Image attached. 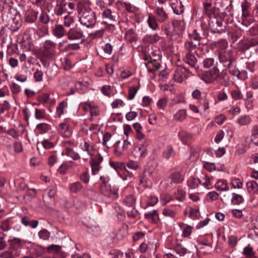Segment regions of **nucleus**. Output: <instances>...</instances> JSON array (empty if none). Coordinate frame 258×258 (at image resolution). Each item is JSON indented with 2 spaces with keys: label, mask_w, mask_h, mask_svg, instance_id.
Instances as JSON below:
<instances>
[{
  "label": "nucleus",
  "mask_w": 258,
  "mask_h": 258,
  "mask_svg": "<svg viewBox=\"0 0 258 258\" xmlns=\"http://www.w3.org/2000/svg\"><path fill=\"white\" fill-rule=\"evenodd\" d=\"M79 20L81 25L87 28H93L96 24L95 12L87 6L78 8Z\"/></svg>",
  "instance_id": "obj_1"
},
{
  "label": "nucleus",
  "mask_w": 258,
  "mask_h": 258,
  "mask_svg": "<svg viewBox=\"0 0 258 258\" xmlns=\"http://www.w3.org/2000/svg\"><path fill=\"white\" fill-rule=\"evenodd\" d=\"M162 29L164 31L167 38L171 40H177L181 37L184 30V23L174 20L171 23L164 25Z\"/></svg>",
  "instance_id": "obj_2"
},
{
  "label": "nucleus",
  "mask_w": 258,
  "mask_h": 258,
  "mask_svg": "<svg viewBox=\"0 0 258 258\" xmlns=\"http://www.w3.org/2000/svg\"><path fill=\"white\" fill-rule=\"evenodd\" d=\"M215 5L227 23L233 21V14L232 12V7L230 6L229 0H216Z\"/></svg>",
  "instance_id": "obj_3"
},
{
  "label": "nucleus",
  "mask_w": 258,
  "mask_h": 258,
  "mask_svg": "<svg viewBox=\"0 0 258 258\" xmlns=\"http://www.w3.org/2000/svg\"><path fill=\"white\" fill-rule=\"evenodd\" d=\"M4 20L8 22V24L13 27V30L18 29L22 22L19 13L14 9L10 10L9 13L4 16Z\"/></svg>",
  "instance_id": "obj_4"
},
{
  "label": "nucleus",
  "mask_w": 258,
  "mask_h": 258,
  "mask_svg": "<svg viewBox=\"0 0 258 258\" xmlns=\"http://www.w3.org/2000/svg\"><path fill=\"white\" fill-rule=\"evenodd\" d=\"M56 44L51 40L44 41L42 47L41 54L47 59H53L56 52Z\"/></svg>",
  "instance_id": "obj_5"
},
{
  "label": "nucleus",
  "mask_w": 258,
  "mask_h": 258,
  "mask_svg": "<svg viewBox=\"0 0 258 258\" xmlns=\"http://www.w3.org/2000/svg\"><path fill=\"white\" fill-rule=\"evenodd\" d=\"M21 7L24 14L25 22L28 23H34L37 19L38 12L33 10L29 5H24Z\"/></svg>",
  "instance_id": "obj_6"
},
{
  "label": "nucleus",
  "mask_w": 258,
  "mask_h": 258,
  "mask_svg": "<svg viewBox=\"0 0 258 258\" xmlns=\"http://www.w3.org/2000/svg\"><path fill=\"white\" fill-rule=\"evenodd\" d=\"M220 74L218 68L214 67L212 69L204 72L201 75V79L206 83H212L218 79Z\"/></svg>",
  "instance_id": "obj_7"
},
{
  "label": "nucleus",
  "mask_w": 258,
  "mask_h": 258,
  "mask_svg": "<svg viewBox=\"0 0 258 258\" xmlns=\"http://www.w3.org/2000/svg\"><path fill=\"white\" fill-rule=\"evenodd\" d=\"M209 26L211 31L213 33H222L225 32V26L220 18H214L210 19Z\"/></svg>",
  "instance_id": "obj_8"
},
{
  "label": "nucleus",
  "mask_w": 258,
  "mask_h": 258,
  "mask_svg": "<svg viewBox=\"0 0 258 258\" xmlns=\"http://www.w3.org/2000/svg\"><path fill=\"white\" fill-rule=\"evenodd\" d=\"M219 58L224 67L236 60L235 52L229 50L221 51L219 54Z\"/></svg>",
  "instance_id": "obj_9"
},
{
  "label": "nucleus",
  "mask_w": 258,
  "mask_h": 258,
  "mask_svg": "<svg viewBox=\"0 0 258 258\" xmlns=\"http://www.w3.org/2000/svg\"><path fill=\"white\" fill-rule=\"evenodd\" d=\"M68 39L71 41H79L84 37L83 32L78 26H75L69 29L67 31V35Z\"/></svg>",
  "instance_id": "obj_10"
},
{
  "label": "nucleus",
  "mask_w": 258,
  "mask_h": 258,
  "mask_svg": "<svg viewBox=\"0 0 258 258\" xmlns=\"http://www.w3.org/2000/svg\"><path fill=\"white\" fill-rule=\"evenodd\" d=\"M190 74L189 71L185 67H178L175 71L173 78L175 81L181 83L184 80L189 77Z\"/></svg>",
  "instance_id": "obj_11"
},
{
  "label": "nucleus",
  "mask_w": 258,
  "mask_h": 258,
  "mask_svg": "<svg viewBox=\"0 0 258 258\" xmlns=\"http://www.w3.org/2000/svg\"><path fill=\"white\" fill-rule=\"evenodd\" d=\"M99 191L101 194L109 199V201L114 200L118 196L117 190L111 189L110 184L100 185Z\"/></svg>",
  "instance_id": "obj_12"
},
{
  "label": "nucleus",
  "mask_w": 258,
  "mask_h": 258,
  "mask_svg": "<svg viewBox=\"0 0 258 258\" xmlns=\"http://www.w3.org/2000/svg\"><path fill=\"white\" fill-rule=\"evenodd\" d=\"M103 161V158L100 154H98L90 160V165L91 167L92 174H97L101 168L100 164Z\"/></svg>",
  "instance_id": "obj_13"
},
{
  "label": "nucleus",
  "mask_w": 258,
  "mask_h": 258,
  "mask_svg": "<svg viewBox=\"0 0 258 258\" xmlns=\"http://www.w3.org/2000/svg\"><path fill=\"white\" fill-rule=\"evenodd\" d=\"M258 45V36L251 37L247 40H241L239 43V48L242 51H245L250 47Z\"/></svg>",
  "instance_id": "obj_14"
},
{
  "label": "nucleus",
  "mask_w": 258,
  "mask_h": 258,
  "mask_svg": "<svg viewBox=\"0 0 258 258\" xmlns=\"http://www.w3.org/2000/svg\"><path fill=\"white\" fill-rule=\"evenodd\" d=\"M67 31L65 29L64 26L61 24H55L52 27V34L57 38H61L65 35H67Z\"/></svg>",
  "instance_id": "obj_15"
},
{
  "label": "nucleus",
  "mask_w": 258,
  "mask_h": 258,
  "mask_svg": "<svg viewBox=\"0 0 258 258\" xmlns=\"http://www.w3.org/2000/svg\"><path fill=\"white\" fill-rule=\"evenodd\" d=\"M133 154L136 158H144L146 157L148 154L146 147L142 144L136 147L133 151Z\"/></svg>",
  "instance_id": "obj_16"
},
{
  "label": "nucleus",
  "mask_w": 258,
  "mask_h": 258,
  "mask_svg": "<svg viewBox=\"0 0 258 258\" xmlns=\"http://www.w3.org/2000/svg\"><path fill=\"white\" fill-rule=\"evenodd\" d=\"M102 17L109 21H115L117 17V14L110 9L104 8L102 10Z\"/></svg>",
  "instance_id": "obj_17"
},
{
  "label": "nucleus",
  "mask_w": 258,
  "mask_h": 258,
  "mask_svg": "<svg viewBox=\"0 0 258 258\" xmlns=\"http://www.w3.org/2000/svg\"><path fill=\"white\" fill-rule=\"evenodd\" d=\"M38 100L43 104H54L56 102L53 94L49 93H44L39 96Z\"/></svg>",
  "instance_id": "obj_18"
},
{
  "label": "nucleus",
  "mask_w": 258,
  "mask_h": 258,
  "mask_svg": "<svg viewBox=\"0 0 258 258\" xmlns=\"http://www.w3.org/2000/svg\"><path fill=\"white\" fill-rule=\"evenodd\" d=\"M155 13V17L159 22L164 23L168 19V15L162 7H157Z\"/></svg>",
  "instance_id": "obj_19"
},
{
  "label": "nucleus",
  "mask_w": 258,
  "mask_h": 258,
  "mask_svg": "<svg viewBox=\"0 0 258 258\" xmlns=\"http://www.w3.org/2000/svg\"><path fill=\"white\" fill-rule=\"evenodd\" d=\"M200 46L199 42H193L191 40L186 41L184 43V48L188 53H197Z\"/></svg>",
  "instance_id": "obj_20"
},
{
  "label": "nucleus",
  "mask_w": 258,
  "mask_h": 258,
  "mask_svg": "<svg viewBox=\"0 0 258 258\" xmlns=\"http://www.w3.org/2000/svg\"><path fill=\"white\" fill-rule=\"evenodd\" d=\"M8 242L10 243V246L12 250H17L18 249L21 248L26 243V240L19 238L9 239Z\"/></svg>",
  "instance_id": "obj_21"
},
{
  "label": "nucleus",
  "mask_w": 258,
  "mask_h": 258,
  "mask_svg": "<svg viewBox=\"0 0 258 258\" xmlns=\"http://www.w3.org/2000/svg\"><path fill=\"white\" fill-rule=\"evenodd\" d=\"M216 8L212 7V3H203V13L210 19L215 17Z\"/></svg>",
  "instance_id": "obj_22"
},
{
  "label": "nucleus",
  "mask_w": 258,
  "mask_h": 258,
  "mask_svg": "<svg viewBox=\"0 0 258 258\" xmlns=\"http://www.w3.org/2000/svg\"><path fill=\"white\" fill-rule=\"evenodd\" d=\"M178 136L180 141L184 145H187L193 138L192 134L184 130L179 131Z\"/></svg>",
  "instance_id": "obj_23"
},
{
  "label": "nucleus",
  "mask_w": 258,
  "mask_h": 258,
  "mask_svg": "<svg viewBox=\"0 0 258 258\" xmlns=\"http://www.w3.org/2000/svg\"><path fill=\"white\" fill-rule=\"evenodd\" d=\"M157 20L155 16L152 14H149L148 16L147 22L149 27L153 30L156 31L159 30V26L157 23Z\"/></svg>",
  "instance_id": "obj_24"
},
{
  "label": "nucleus",
  "mask_w": 258,
  "mask_h": 258,
  "mask_svg": "<svg viewBox=\"0 0 258 258\" xmlns=\"http://www.w3.org/2000/svg\"><path fill=\"white\" fill-rule=\"evenodd\" d=\"M247 192L251 195H258V184L254 181H250L246 183Z\"/></svg>",
  "instance_id": "obj_25"
},
{
  "label": "nucleus",
  "mask_w": 258,
  "mask_h": 258,
  "mask_svg": "<svg viewBox=\"0 0 258 258\" xmlns=\"http://www.w3.org/2000/svg\"><path fill=\"white\" fill-rule=\"evenodd\" d=\"M174 250L178 254L179 256H183L185 254L187 255H192V253L187 250L186 248L183 246L181 244H177L174 248Z\"/></svg>",
  "instance_id": "obj_26"
},
{
  "label": "nucleus",
  "mask_w": 258,
  "mask_h": 258,
  "mask_svg": "<svg viewBox=\"0 0 258 258\" xmlns=\"http://www.w3.org/2000/svg\"><path fill=\"white\" fill-rule=\"evenodd\" d=\"M175 156V152L171 145H168L162 153V157L166 159L169 160L170 158H173Z\"/></svg>",
  "instance_id": "obj_27"
},
{
  "label": "nucleus",
  "mask_w": 258,
  "mask_h": 258,
  "mask_svg": "<svg viewBox=\"0 0 258 258\" xmlns=\"http://www.w3.org/2000/svg\"><path fill=\"white\" fill-rule=\"evenodd\" d=\"M21 223L25 226L30 227L32 228H35L39 224L37 220H31L28 217H24L21 219Z\"/></svg>",
  "instance_id": "obj_28"
},
{
  "label": "nucleus",
  "mask_w": 258,
  "mask_h": 258,
  "mask_svg": "<svg viewBox=\"0 0 258 258\" xmlns=\"http://www.w3.org/2000/svg\"><path fill=\"white\" fill-rule=\"evenodd\" d=\"M80 148L82 151L86 152L88 155L90 156H93L94 154L95 149L87 142L85 141L83 143H81Z\"/></svg>",
  "instance_id": "obj_29"
},
{
  "label": "nucleus",
  "mask_w": 258,
  "mask_h": 258,
  "mask_svg": "<svg viewBox=\"0 0 258 258\" xmlns=\"http://www.w3.org/2000/svg\"><path fill=\"white\" fill-rule=\"evenodd\" d=\"M195 53H188L186 54L184 59L186 63L188 64L192 68L196 69L197 59L194 55Z\"/></svg>",
  "instance_id": "obj_30"
},
{
  "label": "nucleus",
  "mask_w": 258,
  "mask_h": 258,
  "mask_svg": "<svg viewBox=\"0 0 258 258\" xmlns=\"http://www.w3.org/2000/svg\"><path fill=\"white\" fill-rule=\"evenodd\" d=\"M209 102L210 98L206 94L203 95L202 98H201L199 101H197V103L205 111L209 108Z\"/></svg>",
  "instance_id": "obj_31"
},
{
  "label": "nucleus",
  "mask_w": 258,
  "mask_h": 258,
  "mask_svg": "<svg viewBox=\"0 0 258 258\" xmlns=\"http://www.w3.org/2000/svg\"><path fill=\"white\" fill-rule=\"evenodd\" d=\"M58 130L63 137H69L71 135V132L69 129V125L66 123H60L58 126Z\"/></svg>",
  "instance_id": "obj_32"
},
{
  "label": "nucleus",
  "mask_w": 258,
  "mask_h": 258,
  "mask_svg": "<svg viewBox=\"0 0 258 258\" xmlns=\"http://www.w3.org/2000/svg\"><path fill=\"white\" fill-rule=\"evenodd\" d=\"M252 121L251 117L248 115H241L240 116L237 120L236 123H237L240 126L248 125Z\"/></svg>",
  "instance_id": "obj_33"
},
{
  "label": "nucleus",
  "mask_w": 258,
  "mask_h": 258,
  "mask_svg": "<svg viewBox=\"0 0 258 258\" xmlns=\"http://www.w3.org/2000/svg\"><path fill=\"white\" fill-rule=\"evenodd\" d=\"M68 107V103L66 101L60 102L57 107L55 112V115L59 117L62 114H64V109Z\"/></svg>",
  "instance_id": "obj_34"
},
{
  "label": "nucleus",
  "mask_w": 258,
  "mask_h": 258,
  "mask_svg": "<svg viewBox=\"0 0 258 258\" xmlns=\"http://www.w3.org/2000/svg\"><path fill=\"white\" fill-rule=\"evenodd\" d=\"M171 182L176 184L182 182L184 180L183 176L179 172H175L173 173L170 177Z\"/></svg>",
  "instance_id": "obj_35"
},
{
  "label": "nucleus",
  "mask_w": 258,
  "mask_h": 258,
  "mask_svg": "<svg viewBox=\"0 0 258 258\" xmlns=\"http://www.w3.org/2000/svg\"><path fill=\"white\" fill-rule=\"evenodd\" d=\"M205 36V33L201 34L197 29H195L191 33L189 34V37L190 38L195 41H196L197 42H199V41Z\"/></svg>",
  "instance_id": "obj_36"
},
{
  "label": "nucleus",
  "mask_w": 258,
  "mask_h": 258,
  "mask_svg": "<svg viewBox=\"0 0 258 258\" xmlns=\"http://www.w3.org/2000/svg\"><path fill=\"white\" fill-rule=\"evenodd\" d=\"M123 202L126 206L134 207L136 202V198L135 196L129 195L123 199Z\"/></svg>",
  "instance_id": "obj_37"
},
{
  "label": "nucleus",
  "mask_w": 258,
  "mask_h": 258,
  "mask_svg": "<svg viewBox=\"0 0 258 258\" xmlns=\"http://www.w3.org/2000/svg\"><path fill=\"white\" fill-rule=\"evenodd\" d=\"M20 254V252L18 250H9L6 251L2 253V258H17Z\"/></svg>",
  "instance_id": "obj_38"
},
{
  "label": "nucleus",
  "mask_w": 258,
  "mask_h": 258,
  "mask_svg": "<svg viewBox=\"0 0 258 258\" xmlns=\"http://www.w3.org/2000/svg\"><path fill=\"white\" fill-rule=\"evenodd\" d=\"M172 9L173 12L177 15L180 14L183 12V6L180 0L177 1L176 4H172Z\"/></svg>",
  "instance_id": "obj_39"
},
{
  "label": "nucleus",
  "mask_w": 258,
  "mask_h": 258,
  "mask_svg": "<svg viewBox=\"0 0 258 258\" xmlns=\"http://www.w3.org/2000/svg\"><path fill=\"white\" fill-rule=\"evenodd\" d=\"M215 186L219 191H227L229 190V186L224 180H220L217 181Z\"/></svg>",
  "instance_id": "obj_40"
},
{
  "label": "nucleus",
  "mask_w": 258,
  "mask_h": 258,
  "mask_svg": "<svg viewBox=\"0 0 258 258\" xmlns=\"http://www.w3.org/2000/svg\"><path fill=\"white\" fill-rule=\"evenodd\" d=\"M202 181H200L199 178L190 177L187 180V185L189 188L195 189L198 187L199 184Z\"/></svg>",
  "instance_id": "obj_41"
},
{
  "label": "nucleus",
  "mask_w": 258,
  "mask_h": 258,
  "mask_svg": "<svg viewBox=\"0 0 258 258\" xmlns=\"http://www.w3.org/2000/svg\"><path fill=\"white\" fill-rule=\"evenodd\" d=\"M225 67H227L228 70L229 74L233 76H236L237 74H238V72L239 71L237 68H236V62L234 61V62H232L231 63H229V64H227Z\"/></svg>",
  "instance_id": "obj_42"
},
{
  "label": "nucleus",
  "mask_w": 258,
  "mask_h": 258,
  "mask_svg": "<svg viewBox=\"0 0 258 258\" xmlns=\"http://www.w3.org/2000/svg\"><path fill=\"white\" fill-rule=\"evenodd\" d=\"M36 129L39 134H42L47 133L50 129V126L45 123H40L36 125Z\"/></svg>",
  "instance_id": "obj_43"
},
{
  "label": "nucleus",
  "mask_w": 258,
  "mask_h": 258,
  "mask_svg": "<svg viewBox=\"0 0 258 258\" xmlns=\"http://www.w3.org/2000/svg\"><path fill=\"white\" fill-rule=\"evenodd\" d=\"M116 4L120 5L122 7H123L128 12H133L136 10V7L131 5L130 3L118 1L116 2Z\"/></svg>",
  "instance_id": "obj_44"
},
{
  "label": "nucleus",
  "mask_w": 258,
  "mask_h": 258,
  "mask_svg": "<svg viewBox=\"0 0 258 258\" xmlns=\"http://www.w3.org/2000/svg\"><path fill=\"white\" fill-rule=\"evenodd\" d=\"M88 230L89 233L95 236H97L100 233V228L97 224L90 225L88 227Z\"/></svg>",
  "instance_id": "obj_45"
},
{
  "label": "nucleus",
  "mask_w": 258,
  "mask_h": 258,
  "mask_svg": "<svg viewBox=\"0 0 258 258\" xmlns=\"http://www.w3.org/2000/svg\"><path fill=\"white\" fill-rule=\"evenodd\" d=\"M69 188L71 192L77 193L81 190L82 185L79 181L75 182L70 184Z\"/></svg>",
  "instance_id": "obj_46"
},
{
  "label": "nucleus",
  "mask_w": 258,
  "mask_h": 258,
  "mask_svg": "<svg viewBox=\"0 0 258 258\" xmlns=\"http://www.w3.org/2000/svg\"><path fill=\"white\" fill-rule=\"evenodd\" d=\"M244 201V199L241 195L237 194L236 193L232 194V198L231 199V203L234 205H239L242 203Z\"/></svg>",
  "instance_id": "obj_47"
},
{
  "label": "nucleus",
  "mask_w": 258,
  "mask_h": 258,
  "mask_svg": "<svg viewBox=\"0 0 258 258\" xmlns=\"http://www.w3.org/2000/svg\"><path fill=\"white\" fill-rule=\"evenodd\" d=\"M109 165L117 172H118L119 170H122L125 168V164L123 162H115L113 161H110Z\"/></svg>",
  "instance_id": "obj_48"
},
{
  "label": "nucleus",
  "mask_w": 258,
  "mask_h": 258,
  "mask_svg": "<svg viewBox=\"0 0 258 258\" xmlns=\"http://www.w3.org/2000/svg\"><path fill=\"white\" fill-rule=\"evenodd\" d=\"M180 226L182 229V236L186 237L191 234L192 227L186 225L183 223H180Z\"/></svg>",
  "instance_id": "obj_49"
},
{
  "label": "nucleus",
  "mask_w": 258,
  "mask_h": 258,
  "mask_svg": "<svg viewBox=\"0 0 258 258\" xmlns=\"http://www.w3.org/2000/svg\"><path fill=\"white\" fill-rule=\"evenodd\" d=\"M66 154L75 160H77L80 159L81 158L79 154L78 153L75 152L73 148H68L67 150H66Z\"/></svg>",
  "instance_id": "obj_50"
},
{
  "label": "nucleus",
  "mask_w": 258,
  "mask_h": 258,
  "mask_svg": "<svg viewBox=\"0 0 258 258\" xmlns=\"http://www.w3.org/2000/svg\"><path fill=\"white\" fill-rule=\"evenodd\" d=\"M186 116V111L184 109L178 110L174 115V119L177 121H182Z\"/></svg>",
  "instance_id": "obj_51"
},
{
  "label": "nucleus",
  "mask_w": 258,
  "mask_h": 258,
  "mask_svg": "<svg viewBox=\"0 0 258 258\" xmlns=\"http://www.w3.org/2000/svg\"><path fill=\"white\" fill-rule=\"evenodd\" d=\"M67 11H68V9H66V7L64 6L63 3L56 6L54 10L55 14L57 16L63 15L65 12H67Z\"/></svg>",
  "instance_id": "obj_52"
},
{
  "label": "nucleus",
  "mask_w": 258,
  "mask_h": 258,
  "mask_svg": "<svg viewBox=\"0 0 258 258\" xmlns=\"http://www.w3.org/2000/svg\"><path fill=\"white\" fill-rule=\"evenodd\" d=\"M120 143V141H117L115 142V143L114 145V153L116 156H120L124 151V150L123 149L122 146L121 147L119 146Z\"/></svg>",
  "instance_id": "obj_53"
},
{
  "label": "nucleus",
  "mask_w": 258,
  "mask_h": 258,
  "mask_svg": "<svg viewBox=\"0 0 258 258\" xmlns=\"http://www.w3.org/2000/svg\"><path fill=\"white\" fill-rule=\"evenodd\" d=\"M39 238L43 240H48L50 236V232L46 229H42L38 232Z\"/></svg>",
  "instance_id": "obj_54"
},
{
  "label": "nucleus",
  "mask_w": 258,
  "mask_h": 258,
  "mask_svg": "<svg viewBox=\"0 0 258 258\" xmlns=\"http://www.w3.org/2000/svg\"><path fill=\"white\" fill-rule=\"evenodd\" d=\"M215 46L218 49L223 50L227 46V42L224 39H221L218 41L215 42Z\"/></svg>",
  "instance_id": "obj_55"
},
{
  "label": "nucleus",
  "mask_w": 258,
  "mask_h": 258,
  "mask_svg": "<svg viewBox=\"0 0 258 258\" xmlns=\"http://www.w3.org/2000/svg\"><path fill=\"white\" fill-rule=\"evenodd\" d=\"M35 117L37 119L45 118V111L44 109L35 108Z\"/></svg>",
  "instance_id": "obj_56"
},
{
  "label": "nucleus",
  "mask_w": 258,
  "mask_h": 258,
  "mask_svg": "<svg viewBox=\"0 0 258 258\" xmlns=\"http://www.w3.org/2000/svg\"><path fill=\"white\" fill-rule=\"evenodd\" d=\"M41 144L45 149H50L55 147L56 143L50 142L48 140H44L41 142Z\"/></svg>",
  "instance_id": "obj_57"
},
{
  "label": "nucleus",
  "mask_w": 258,
  "mask_h": 258,
  "mask_svg": "<svg viewBox=\"0 0 258 258\" xmlns=\"http://www.w3.org/2000/svg\"><path fill=\"white\" fill-rule=\"evenodd\" d=\"M39 21L44 24H46L50 21V18L46 12H42L39 17Z\"/></svg>",
  "instance_id": "obj_58"
},
{
  "label": "nucleus",
  "mask_w": 258,
  "mask_h": 258,
  "mask_svg": "<svg viewBox=\"0 0 258 258\" xmlns=\"http://www.w3.org/2000/svg\"><path fill=\"white\" fill-rule=\"evenodd\" d=\"M138 89L139 88L137 87H131L129 88L128 99L132 100L135 98V96L138 91Z\"/></svg>",
  "instance_id": "obj_59"
},
{
  "label": "nucleus",
  "mask_w": 258,
  "mask_h": 258,
  "mask_svg": "<svg viewBox=\"0 0 258 258\" xmlns=\"http://www.w3.org/2000/svg\"><path fill=\"white\" fill-rule=\"evenodd\" d=\"M242 7V16L243 17H246L249 15V5L248 3L245 2L242 4L241 5Z\"/></svg>",
  "instance_id": "obj_60"
},
{
  "label": "nucleus",
  "mask_w": 258,
  "mask_h": 258,
  "mask_svg": "<svg viewBox=\"0 0 258 258\" xmlns=\"http://www.w3.org/2000/svg\"><path fill=\"white\" fill-rule=\"evenodd\" d=\"M243 253L248 257H251L254 255L253 248L249 245L244 248Z\"/></svg>",
  "instance_id": "obj_61"
},
{
  "label": "nucleus",
  "mask_w": 258,
  "mask_h": 258,
  "mask_svg": "<svg viewBox=\"0 0 258 258\" xmlns=\"http://www.w3.org/2000/svg\"><path fill=\"white\" fill-rule=\"evenodd\" d=\"M163 215L172 218H174L175 217L176 215V212L173 211L172 210L168 208L164 209L163 211Z\"/></svg>",
  "instance_id": "obj_62"
},
{
  "label": "nucleus",
  "mask_w": 258,
  "mask_h": 258,
  "mask_svg": "<svg viewBox=\"0 0 258 258\" xmlns=\"http://www.w3.org/2000/svg\"><path fill=\"white\" fill-rule=\"evenodd\" d=\"M61 246L58 245L51 244L47 247L49 252L58 253L60 251Z\"/></svg>",
  "instance_id": "obj_63"
},
{
  "label": "nucleus",
  "mask_w": 258,
  "mask_h": 258,
  "mask_svg": "<svg viewBox=\"0 0 258 258\" xmlns=\"http://www.w3.org/2000/svg\"><path fill=\"white\" fill-rule=\"evenodd\" d=\"M251 141H254L258 139V125H253L251 129Z\"/></svg>",
  "instance_id": "obj_64"
}]
</instances>
